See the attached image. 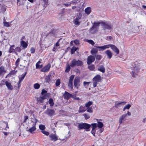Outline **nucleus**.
I'll list each match as a JSON object with an SVG mask.
<instances>
[{
  "label": "nucleus",
  "instance_id": "1",
  "mask_svg": "<svg viewBox=\"0 0 146 146\" xmlns=\"http://www.w3.org/2000/svg\"><path fill=\"white\" fill-rule=\"evenodd\" d=\"M37 121L38 120L35 117L34 115L33 114L29 120L28 124L29 129L27 131L33 133L36 129L35 126Z\"/></svg>",
  "mask_w": 146,
  "mask_h": 146
},
{
  "label": "nucleus",
  "instance_id": "2",
  "mask_svg": "<svg viewBox=\"0 0 146 146\" xmlns=\"http://www.w3.org/2000/svg\"><path fill=\"white\" fill-rule=\"evenodd\" d=\"M140 64L136 63L134 64L133 67L132 74L133 77H136L140 68Z\"/></svg>",
  "mask_w": 146,
  "mask_h": 146
},
{
  "label": "nucleus",
  "instance_id": "3",
  "mask_svg": "<svg viewBox=\"0 0 146 146\" xmlns=\"http://www.w3.org/2000/svg\"><path fill=\"white\" fill-rule=\"evenodd\" d=\"M91 125L86 123H79L77 126L78 130L85 129L86 131H90L89 128Z\"/></svg>",
  "mask_w": 146,
  "mask_h": 146
},
{
  "label": "nucleus",
  "instance_id": "4",
  "mask_svg": "<svg viewBox=\"0 0 146 146\" xmlns=\"http://www.w3.org/2000/svg\"><path fill=\"white\" fill-rule=\"evenodd\" d=\"M100 23V22H94L92 27L90 29V33L94 34L98 31Z\"/></svg>",
  "mask_w": 146,
  "mask_h": 146
},
{
  "label": "nucleus",
  "instance_id": "5",
  "mask_svg": "<svg viewBox=\"0 0 146 146\" xmlns=\"http://www.w3.org/2000/svg\"><path fill=\"white\" fill-rule=\"evenodd\" d=\"M131 115V113L129 111H127V113L123 114L119 118V122L121 124L127 120V118L128 116Z\"/></svg>",
  "mask_w": 146,
  "mask_h": 146
},
{
  "label": "nucleus",
  "instance_id": "6",
  "mask_svg": "<svg viewBox=\"0 0 146 146\" xmlns=\"http://www.w3.org/2000/svg\"><path fill=\"white\" fill-rule=\"evenodd\" d=\"M82 64L83 62L82 61L79 60H76V59H74L71 61L70 64V66L73 67L76 66H82Z\"/></svg>",
  "mask_w": 146,
  "mask_h": 146
},
{
  "label": "nucleus",
  "instance_id": "7",
  "mask_svg": "<svg viewBox=\"0 0 146 146\" xmlns=\"http://www.w3.org/2000/svg\"><path fill=\"white\" fill-rule=\"evenodd\" d=\"M80 78L78 77H75L74 80V86L78 89L80 86Z\"/></svg>",
  "mask_w": 146,
  "mask_h": 146
},
{
  "label": "nucleus",
  "instance_id": "8",
  "mask_svg": "<svg viewBox=\"0 0 146 146\" xmlns=\"http://www.w3.org/2000/svg\"><path fill=\"white\" fill-rule=\"evenodd\" d=\"M109 48L110 47L111 49L115 53L117 54H118L119 53V50L117 47L115 45L112 44H109Z\"/></svg>",
  "mask_w": 146,
  "mask_h": 146
},
{
  "label": "nucleus",
  "instance_id": "9",
  "mask_svg": "<svg viewBox=\"0 0 146 146\" xmlns=\"http://www.w3.org/2000/svg\"><path fill=\"white\" fill-rule=\"evenodd\" d=\"M74 76L72 75L70 77L69 80V82L68 84V86L69 89L71 90L73 89L72 84L73 80L74 78Z\"/></svg>",
  "mask_w": 146,
  "mask_h": 146
},
{
  "label": "nucleus",
  "instance_id": "10",
  "mask_svg": "<svg viewBox=\"0 0 146 146\" xmlns=\"http://www.w3.org/2000/svg\"><path fill=\"white\" fill-rule=\"evenodd\" d=\"M82 15L80 13H79L78 16H77L76 19L74 21V23L75 25H80V22L79 21V20L81 18Z\"/></svg>",
  "mask_w": 146,
  "mask_h": 146
},
{
  "label": "nucleus",
  "instance_id": "11",
  "mask_svg": "<svg viewBox=\"0 0 146 146\" xmlns=\"http://www.w3.org/2000/svg\"><path fill=\"white\" fill-rule=\"evenodd\" d=\"M95 60V57L90 55L88 56L87 60V62L88 64H90L92 62H93Z\"/></svg>",
  "mask_w": 146,
  "mask_h": 146
},
{
  "label": "nucleus",
  "instance_id": "12",
  "mask_svg": "<svg viewBox=\"0 0 146 146\" xmlns=\"http://www.w3.org/2000/svg\"><path fill=\"white\" fill-rule=\"evenodd\" d=\"M103 28L104 30L106 29H110L111 28L112 26L109 23H103Z\"/></svg>",
  "mask_w": 146,
  "mask_h": 146
},
{
  "label": "nucleus",
  "instance_id": "13",
  "mask_svg": "<svg viewBox=\"0 0 146 146\" xmlns=\"http://www.w3.org/2000/svg\"><path fill=\"white\" fill-rule=\"evenodd\" d=\"M51 67L50 64L48 63L46 66L41 70V71L43 72H48Z\"/></svg>",
  "mask_w": 146,
  "mask_h": 146
},
{
  "label": "nucleus",
  "instance_id": "14",
  "mask_svg": "<svg viewBox=\"0 0 146 146\" xmlns=\"http://www.w3.org/2000/svg\"><path fill=\"white\" fill-rule=\"evenodd\" d=\"M96 47L98 49L99 51H103L106 49L109 48V46L108 45H104L102 46H96Z\"/></svg>",
  "mask_w": 146,
  "mask_h": 146
},
{
  "label": "nucleus",
  "instance_id": "15",
  "mask_svg": "<svg viewBox=\"0 0 146 146\" xmlns=\"http://www.w3.org/2000/svg\"><path fill=\"white\" fill-rule=\"evenodd\" d=\"M126 102H122L119 103H116L114 107L117 108H119L121 107V106L124 105Z\"/></svg>",
  "mask_w": 146,
  "mask_h": 146
},
{
  "label": "nucleus",
  "instance_id": "16",
  "mask_svg": "<svg viewBox=\"0 0 146 146\" xmlns=\"http://www.w3.org/2000/svg\"><path fill=\"white\" fill-rule=\"evenodd\" d=\"M5 84L9 90H11L13 89V86L12 85L10 82L7 81H6L5 82Z\"/></svg>",
  "mask_w": 146,
  "mask_h": 146
},
{
  "label": "nucleus",
  "instance_id": "17",
  "mask_svg": "<svg viewBox=\"0 0 146 146\" xmlns=\"http://www.w3.org/2000/svg\"><path fill=\"white\" fill-rule=\"evenodd\" d=\"M49 137L51 140L54 141H56L58 139L57 137L55 134H51L49 135Z\"/></svg>",
  "mask_w": 146,
  "mask_h": 146
},
{
  "label": "nucleus",
  "instance_id": "18",
  "mask_svg": "<svg viewBox=\"0 0 146 146\" xmlns=\"http://www.w3.org/2000/svg\"><path fill=\"white\" fill-rule=\"evenodd\" d=\"M102 78L99 75H97L93 79V80H94L97 82H100Z\"/></svg>",
  "mask_w": 146,
  "mask_h": 146
},
{
  "label": "nucleus",
  "instance_id": "19",
  "mask_svg": "<svg viewBox=\"0 0 146 146\" xmlns=\"http://www.w3.org/2000/svg\"><path fill=\"white\" fill-rule=\"evenodd\" d=\"M105 53L107 55L108 58L110 59L111 58L112 56V53L110 50H107L105 51Z\"/></svg>",
  "mask_w": 146,
  "mask_h": 146
},
{
  "label": "nucleus",
  "instance_id": "20",
  "mask_svg": "<svg viewBox=\"0 0 146 146\" xmlns=\"http://www.w3.org/2000/svg\"><path fill=\"white\" fill-rule=\"evenodd\" d=\"M27 72H25V73L23 74L20 77H19V81L18 84V88H19L20 87V86L19 85V84L24 78Z\"/></svg>",
  "mask_w": 146,
  "mask_h": 146
},
{
  "label": "nucleus",
  "instance_id": "21",
  "mask_svg": "<svg viewBox=\"0 0 146 146\" xmlns=\"http://www.w3.org/2000/svg\"><path fill=\"white\" fill-rule=\"evenodd\" d=\"M6 72V70H5V68L3 66H1L0 68V76L3 75Z\"/></svg>",
  "mask_w": 146,
  "mask_h": 146
},
{
  "label": "nucleus",
  "instance_id": "22",
  "mask_svg": "<svg viewBox=\"0 0 146 146\" xmlns=\"http://www.w3.org/2000/svg\"><path fill=\"white\" fill-rule=\"evenodd\" d=\"M98 70L104 73L105 72V68L104 65H101L99 66L98 68Z\"/></svg>",
  "mask_w": 146,
  "mask_h": 146
},
{
  "label": "nucleus",
  "instance_id": "23",
  "mask_svg": "<svg viewBox=\"0 0 146 146\" xmlns=\"http://www.w3.org/2000/svg\"><path fill=\"white\" fill-rule=\"evenodd\" d=\"M54 113V111L51 109H48L45 112V113L50 115H53Z\"/></svg>",
  "mask_w": 146,
  "mask_h": 146
},
{
  "label": "nucleus",
  "instance_id": "24",
  "mask_svg": "<svg viewBox=\"0 0 146 146\" xmlns=\"http://www.w3.org/2000/svg\"><path fill=\"white\" fill-rule=\"evenodd\" d=\"M86 110L87 109L85 108L84 107L82 106H80V107L79 109L78 110V112L79 113L83 112Z\"/></svg>",
  "mask_w": 146,
  "mask_h": 146
},
{
  "label": "nucleus",
  "instance_id": "25",
  "mask_svg": "<svg viewBox=\"0 0 146 146\" xmlns=\"http://www.w3.org/2000/svg\"><path fill=\"white\" fill-rule=\"evenodd\" d=\"M131 106V105L129 104H127L124 106L123 108V111H125L126 110H129Z\"/></svg>",
  "mask_w": 146,
  "mask_h": 146
},
{
  "label": "nucleus",
  "instance_id": "26",
  "mask_svg": "<svg viewBox=\"0 0 146 146\" xmlns=\"http://www.w3.org/2000/svg\"><path fill=\"white\" fill-rule=\"evenodd\" d=\"M21 44L24 48H26L28 46V44L25 41L23 40L21 41Z\"/></svg>",
  "mask_w": 146,
  "mask_h": 146
},
{
  "label": "nucleus",
  "instance_id": "27",
  "mask_svg": "<svg viewBox=\"0 0 146 146\" xmlns=\"http://www.w3.org/2000/svg\"><path fill=\"white\" fill-rule=\"evenodd\" d=\"M98 50L97 48H93L92 49L91 53L92 55H94V54H96L98 52Z\"/></svg>",
  "mask_w": 146,
  "mask_h": 146
},
{
  "label": "nucleus",
  "instance_id": "28",
  "mask_svg": "<svg viewBox=\"0 0 146 146\" xmlns=\"http://www.w3.org/2000/svg\"><path fill=\"white\" fill-rule=\"evenodd\" d=\"M0 10L2 12H4L6 10V8L3 4H0Z\"/></svg>",
  "mask_w": 146,
  "mask_h": 146
},
{
  "label": "nucleus",
  "instance_id": "29",
  "mask_svg": "<svg viewBox=\"0 0 146 146\" xmlns=\"http://www.w3.org/2000/svg\"><path fill=\"white\" fill-rule=\"evenodd\" d=\"M14 45H11L10 48L9 52V53H11L13 52H15V49H14Z\"/></svg>",
  "mask_w": 146,
  "mask_h": 146
},
{
  "label": "nucleus",
  "instance_id": "30",
  "mask_svg": "<svg viewBox=\"0 0 146 146\" xmlns=\"http://www.w3.org/2000/svg\"><path fill=\"white\" fill-rule=\"evenodd\" d=\"M85 13L87 15H89L91 11V9L90 7H88L85 10Z\"/></svg>",
  "mask_w": 146,
  "mask_h": 146
},
{
  "label": "nucleus",
  "instance_id": "31",
  "mask_svg": "<svg viewBox=\"0 0 146 146\" xmlns=\"http://www.w3.org/2000/svg\"><path fill=\"white\" fill-rule=\"evenodd\" d=\"M41 63V62L40 61H39L36 64V69H40L42 67V64L40 65Z\"/></svg>",
  "mask_w": 146,
  "mask_h": 146
},
{
  "label": "nucleus",
  "instance_id": "32",
  "mask_svg": "<svg viewBox=\"0 0 146 146\" xmlns=\"http://www.w3.org/2000/svg\"><path fill=\"white\" fill-rule=\"evenodd\" d=\"M69 93L66 92H65L64 94L63 95V96L64 98L66 99H68L69 98V95H68Z\"/></svg>",
  "mask_w": 146,
  "mask_h": 146
},
{
  "label": "nucleus",
  "instance_id": "33",
  "mask_svg": "<svg viewBox=\"0 0 146 146\" xmlns=\"http://www.w3.org/2000/svg\"><path fill=\"white\" fill-rule=\"evenodd\" d=\"M51 76V75H48L46 76L45 78V80L46 82H48L50 81Z\"/></svg>",
  "mask_w": 146,
  "mask_h": 146
},
{
  "label": "nucleus",
  "instance_id": "34",
  "mask_svg": "<svg viewBox=\"0 0 146 146\" xmlns=\"http://www.w3.org/2000/svg\"><path fill=\"white\" fill-rule=\"evenodd\" d=\"M85 41L88 42L89 44H91L92 45H94L95 44L94 42L92 40H89L88 39H86Z\"/></svg>",
  "mask_w": 146,
  "mask_h": 146
},
{
  "label": "nucleus",
  "instance_id": "35",
  "mask_svg": "<svg viewBox=\"0 0 146 146\" xmlns=\"http://www.w3.org/2000/svg\"><path fill=\"white\" fill-rule=\"evenodd\" d=\"M92 104L93 102H92L90 101L85 104V106L87 108H89L90 106L92 105Z\"/></svg>",
  "mask_w": 146,
  "mask_h": 146
},
{
  "label": "nucleus",
  "instance_id": "36",
  "mask_svg": "<svg viewBox=\"0 0 146 146\" xmlns=\"http://www.w3.org/2000/svg\"><path fill=\"white\" fill-rule=\"evenodd\" d=\"M93 82L92 83V86L91 87L93 88L94 87H96L97 86L98 82L94 80H93Z\"/></svg>",
  "mask_w": 146,
  "mask_h": 146
},
{
  "label": "nucleus",
  "instance_id": "37",
  "mask_svg": "<svg viewBox=\"0 0 146 146\" xmlns=\"http://www.w3.org/2000/svg\"><path fill=\"white\" fill-rule=\"evenodd\" d=\"M104 126V125L102 122H98L97 126L99 128H102Z\"/></svg>",
  "mask_w": 146,
  "mask_h": 146
},
{
  "label": "nucleus",
  "instance_id": "38",
  "mask_svg": "<svg viewBox=\"0 0 146 146\" xmlns=\"http://www.w3.org/2000/svg\"><path fill=\"white\" fill-rule=\"evenodd\" d=\"M39 127L40 129L42 131L44 130L45 129V125L42 124L39 125Z\"/></svg>",
  "mask_w": 146,
  "mask_h": 146
},
{
  "label": "nucleus",
  "instance_id": "39",
  "mask_svg": "<svg viewBox=\"0 0 146 146\" xmlns=\"http://www.w3.org/2000/svg\"><path fill=\"white\" fill-rule=\"evenodd\" d=\"M49 104H50V106H53L54 103L53 99L52 98H50L49 101Z\"/></svg>",
  "mask_w": 146,
  "mask_h": 146
},
{
  "label": "nucleus",
  "instance_id": "40",
  "mask_svg": "<svg viewBox=\"0 0 146 146\" xmlns=\"http://www.w3.org/2000/svg\"><path fill=\"white\" fill-rule=\"evenodd\" d=\"M70 66L69 64H67L66 65L65 72H68L70 70Z\"/></svg>",
  "mask_w": 146,
  "mask_h": 146
},
{
  "label": "nucleus",
  "instance_id": "41",
  "mask_svg": "<svg viewBox=\"0 0 146 146\" xmlns=\"http://www.w3.org/2000/svg\"><path fill=\"white\" fill-rule=\"evenodd\" d=\"M77 49V48H76L74 46L71 49V53L72 54H73L74 52Z\"/></svg>",
  "mask_w": 146,
  "mask_h": 146
},
{
  "label": "nucleus",
  "instance_id": "42",
  "mask_svg": "<svg viewBox=\"0 0 146 146\" xmlns=\"http://www.w3.org/2000/svg\"><path fill=\"white\" fill-rule=\"evenodd\" d=\"M4 26L6 27H8L10 26L9 23L6 22H3Z\"/></svg>",
  "mask_w": 146,
  "mask_h": 146
},
{
  "label": "nucleus",
  "instance_id": "43",
  "mask_svg": "<svg viewBox=\"0 0 146 146\" xmlns=\"http://www.w3.org/2000/svg\"><path fill=\"white\" fill-rule=\"evenodd\" d=\"M34 87L35 89H38L40 87V85L38 83H36L34 85Z\"/></svg>",
  "mask_w": 146,
  "mask_h": 146
},
{
  "label": "nucleus",
  "instance_id": "44",
  "mask_svg": "<svg viewBox=\"0 0 146 146\" xmlns=\"http://www.w3.org/2000/svg\"><path fill=\"white\" fill-rule=\"evenodd\" d=\"M87 109V111L91 113L93 111L92 108V107L88 108Z\"/></svg>",
  "mask_w": 146,
  "mask_h": 146
},
{
  "label": "nucleus",
  "instance_id": "45",
  "mask_svg": "<svg viewBox=\"0 0 146 146\" xmlns=\"http://www.w3.org/2000/svg\"><path fill=\"white\" fill-rule=\"evenodd\" d=\"M96 59L97 60H100L102 58V56L100 54H98L96 56Z\"/></svg>",
  "mask_w": 146,
  "mask_h": 146
},
{
  "label": "nucleus",
  "instance_id": "46",
  "mask_svg": "<svg viewBox=\"0 0 146 146\" xmlns=\"http://www.w3.org/2000/svg\"><path fill=\"white\" fill-rule=\"evenodd\" d=\"M91 125L92 126V129L95 130L97 127V124L96 123H92Z\"/></svg>",
  "mask_w": 146,
  "mask_h": 146
},
{
  "label": "nucleus",
  "instance_id": "47",
  "mask_svg": "<svg viewBox=\"0 0 146 146\" xmlns=\"http://www.w3.org/2000/svg\"><path fill=\"white\" fill-rule=\"evenodd\" d=\"M41 132L44 134L46 135V136H48L49 134V133L44 130L43 131H42Z\"/></svg>",
  "mask_w": 146,
  "mask_h": 146
},
{
  "label": "nucleus",
  "instance_id": "48",
  "mask_svg": "<svg viewBox=\"0 0 146 146\" xmlns=\"http://www.w3.org/2000/svg\"><path fill=\"white\" fill-rule=\"evenodd\" d=\"M83 115L84 117L86 119H87L89 118L90 117L89 115H88L87 114H83Z\"/></svg>",
  "mask_w": 146,
  "mask_h": 146
},
{
  "label": "nucleus",
  "instance_id": "49",
  "mask_svg": "<svg viewBox=\"0 0 146 146\" xmlns=\"http://www.w3.org/2000/svg\"><path fill=\"white\" fill-rule=\"evenodd\" d=\"M60 80L59 79L57 80L55 83L56 86H58L60 84Z\"/></svg>",
  "mask_w": 146,
  "mask_h": 146
},
{
  "label": "nucleus",
  "instance_id": "50",
  "mask_svg": "<svg viewBox=\"0 0 146 146\" xmlns=\"http://www.w3.org/2000/svg\"><path fill=\"white\" fill-rule=\"evenodd\" d=\"M88 68L91 70H93L95 68V66L94 65H92L88 66Z\"/></svg>",
  "mask_w": 146,
  "mask_h": 146
},
{
  "label": "nucleus",
  "instance_id": "51",
  "mask_svg": "<svg viewBox=\"0 0 146 146\" xmlns=\"http://www.w3.org/2000/svg\"><path fill=\"white\" fill-rule=\"evenodd\" d=\"M90 83V82H83V85L84 86H88L89 84Z\"/></svg>",
  "mask_w": 146,
  "mask_h": 146
},
{
  "label": "nucleus",
  "instance_id": "52",
  "mask_svg": "<svg viewBox=\"0 0 146 146\" xmlns=\"http://www.w3.org/2000/svg\"><path fill=\"white\" fill-rule=\"evenodd\" d=\"M47 91L44 90V89H43L42 90V92H41V94L42 95H46V94Z\"/></svg>",
  "mask_w": 146,
  "mask_h": 146
},
{
  "label": "nucleus",
  "instance_id": "53",
  "mask_svg": "<svg viewBox=\"0 0 146 146\" xmlns=\"http://www.w3.org/2000/svg\"><path fill=\"white\" fill-rule=\"evenodd\" d=\"M21 50V49L20 48L18 47H17L15 48V52L17 51L19 52H20Z\"/></svg>",
  "mask_w": 146,
  "mask_h": 146
},
{
  "label": "nucleus",
  "instance_id": "54",
  "mask_svg": "<svg viewBox=\"0 0 146 146\" xmlns=\"http://www.w3.org/2000/svg\"><path fill=\"white\" fill-rule=\"evenodd\" d=\"M37 100L38 101H40L41 103H43L44 102V100L43 99H42L41 98H37Z\"/></svg>",
  "mask_w": 146,
  "mask_h": 146
},
{
  "label": "nucleus",
  "instance_id": "55",
  "mask_svg": "<svg viewBox=\"0 0 146 146\" xmlns=\"http://www.w3.org/2000/svg\"><path fill=\"white\" fill-rule=\"evenodd\" d=\"M72 2H68L67 3H64L63 4V5L66 6H68L69 5H70L72 3Z\"/></svg>",
  "mask_w": 146,
  "mask_h": 146
},
{
  "label": "nucleus",
  "instance_id": "56",
  "mask_svg": "<svg viewBox=\"0 0 146 146\" xmlns=\"http://www.w3.org/2000/svg\"><path fill=\"white\" fill-rule=\"evenodd\" d=\"M46 95H42V96H41L39 98H41L42 99L44 100L46 98Z\"/></svg>",
  "mask_w": 146,
  "mask_h": 146
},
{
  "label": "nucleus",
  "instance_id": "57",
  "mask_svg": "<svg viewBox=\"0 0 146 146\" xmlns=\"http://www.w3.org/2000/svg\"><path fill=\"white\" fill-rule=\"evenodd\" d=\"M74 43L76 45H78L79 44V41L78 40H76L74 41Z\"/></svg>",
  "mask_w": 146,
  "mask_h": 146
},
{
  "label": "nucleus",
  "instance_id": "58",
  "mask_svg": "<svg viewBox=\"0 0 146 146\" xmlns=\"http://www.w3.org/2000/svg\"><path fill=\"white\" fill-rule=\"evenodd\" d=\"M31 53H34L35 52V49L34 48L32 47L31 49Z\"/></svg>",
  "mask_w": 146,
  "mask_h": 146
},
{
  "label": "nucleus",
  "instance_id": "59",
  "mask_svg": "<svg viewBox=\"0 0 146 146\" xmlns=\"http://www.w3.org/2000/svg\"><path fill=\"white\" fill-rule=\"evenodd\" d=\"M20 61V59L19 58H18L17 60L16 61V62H15V64L17 66H18L19 64V62Z\"/></svg>",
  "mask_w": 146,
  "mask_h": 146
},
{
  "label": "nucleus",
  "instance_id": "60",
  "mask_svg": "<svg viewBox=\"0 0 146 146\" xmlns=\"http://www.w3.org/2000/svg\"><path fill=\"white\" fill-rule=\"evenodd\" d=\"M95 130L92 129L91 131V133L93 134V135L94 136H95Z\"/></svg>",
  "mask_w": 146,
  "mask_h": 146
},
{
  "label": "nucleus",
  "instance_id": "61",
  "mask_svg": "<svg viewBox=\"0 0 146 146\" xmlns=\"http://www.w3.org/2000/svg\"><path fill=\"white\" fill-rule=\"evenodd\" d=\"M4 124L6 126V128L5 129V130H7V128H9V127H8V123L7 122H5L4 123Z\"/></svg>",
  "mask_w": 146,
  "mask_h": 146
},
{
  "label": "nucleus",
  "instance_id": "62",
  "mask_svg": "<svg viewBox=\"0 0 146 146\" xmlns=\"http://www.w3.org/2000/svg\"><path fill=\"white\" fill-rule=\"evenodd\" d=\"M25 118V120L24 121V122H26L27 120L28 119V117L27 116H25L24 117Z\"/></svg>",
  "mask_w": 146,
  "mask_h": 146
},
{
  "label": "nucleus",
  "instance_id": "63",
  "mask_svg": "<svg viewBox=\"0 0 146 146\" xmlns=\"http://www.w3.org/2000/svg\"><path fill=\"white\" fill-rule=\"evenodd\" d=\"M24 63H26V65H25V66H23L24 67H27V66H28V63L27 62V61H24Z\"/></svg>",
  "mask_w": 146,
  "mask_h": 146
},
{
  "label": "nucleus",
  "instance_id": "64",
  "mask_svg": "<svg viewBox=\"0 0 146 146\" xmlns=\"http://www.w3.org/2000/svg\"><path fill=\"white\" fill-rule=\"evenodd\" d=\"M68 95H69V98L70 97L72 98H73L74 97V96L72 95V94H70L69 93V94H68Z\"/></svg>",
  "mask_w": 146,
  "mask_h": 146
}]
</instances>
